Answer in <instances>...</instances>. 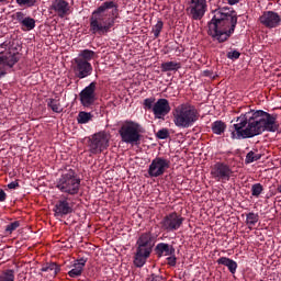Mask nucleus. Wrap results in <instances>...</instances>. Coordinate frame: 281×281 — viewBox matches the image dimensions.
Instances as JSON below:
<instances>
[{"instance_id":"obj_49","label":"nucleus","mask_w":281,"mask_h":281,"mask_svg":"<svg viewBox=\"0 0 281 281\" xmlns=\"http://www.w3.org/2000/svg\"><path fill=\"white\" fill-rule=\"evenodd\" d=\"M100 1H104V0H100Z\"/></svg>"},{"instance_id":"obj_29","label":"nucleus","mask_w":281,"mask_h":281,"mask_svg":"<svg viewBox=\"0 0 281 281\" xmlns=\"http://www.w3.org/2000/svg\"><path fill=\"white\" fill-rule=\"evenodd\" d=\"M24 32H31L36 27V20L31 16H26L22 24H20Z\"/></svg>"},{"instance_id":"obj_31","label":"nucleus","mask_w":281,"mask_h":281,"mask_svg":"<svg viewBox=\"0 0 281 281\" xmlns=\"http://www.w3.org/2000/svg\"><path fill=\"white\" fill-rule=\"evenodd\" d=\"M91 120V113L89 112H79L77 116L78 124H87Z\"/></svg>"},{"instance_id":"obj_42","label":"nucleus","mask_w":281,"mask_h":281,"mask_svg":"<svg viewBox=\"0 0 281 281\" xmlns=\"http://www.w3.org/2000/svg\"><path fill=\"white\" fill-rule=\"evenodd\" d=\"M167 262L169 267H177V256H175V254L169 255V257L167 258Z\"/></svg>"},{"instance_id":"obj_13","label":"nucleus","mask_w":281,"mask_h":281,"mask_svg":"<svg viewBox=\"0 0 281 281\" xmlns=\"http://www.w3.org/2000/svg\"><path fill=\"white\" fill-rule=\"evenodd\" d=\"M72 71L75 78H79V80H82L85 78H89V76L93 74V66L91 65V61L74 59Z\"/></svg>"},{"instance_id":"obj_8","label":"nucleus","mask_w":281,"mask_h":281,"mask_svg":"<svg viewBox=\"0 0 281 281\" xmlns=\"http://www.w3.org/2000/svg\"><path fill=\"white\" fill-rule=\"evenodd\" d=\"M187 12L193 21H201L207 12V0H187Z\"/></svg>"},{"instance_id":"obj_36","label":"nucleus","mask_w":281,"mask_h":281,"mask_svg":"<svg viewBox=\"0 0 281 281\" xmlns=\"http://www.w3.org/2000/svg\"><path fill=\"white\" fill-rule=\"evenodd\" d=\"M20 8H34L36 5V0H15Z\"/></svg>"},{"instance_id":"obj_4","label":"nucleus","mask_w":281,"mask_h":281,"mask_svg":"<svg viewBox=\"0 0 281 281\" xmlns=\"http://www.w3.org/2000/svg\"><path fill=\"white\" fill-rule=\"evenodd\" d=\"M173 124L178 128H190L199 121V111L190 103H182L172 111Z\"/></svg>"},{"instance_id":"obj_25","label":"nucleus","mask_w":281,"mask_h":281,"mask_svg":"<svg viewBox=\"0 0 281 281\" xmlns=\"http://www.w3.org/2000/svg\"><path fill=\"white\" fill-rule=\"evenodd\" d=\"M47 106L54 113H63V105L60 104V99H47Z\"/></svg>"},{"instance_id":"obj_39","label":"nucleus","mask_w":281,"mask_h":281,"mask_svg":"<svg viewBox=\"0 0 281 281\" xmlns=\"http://www.w3.org/2000/svg\"><path fill=\"white\" fill-rule=\"evenodd\" d=\"M156 137H158V139H168V137H170V132L168 128L159 130L156 134Z\"/></svg>"},{"instance_id":"obj_22","label":"nucleus","mask_w":281,"mask_h":281,"mask_svg":"<svg viewBox=\"0 0 281 281\" xmlns=\"http://www.w3.org/2000/svg\"><path fill=\"white\" fill-rule=\"evenodd\" d=\"M136 245H143L153 249L155 247V237L151 233H143L136 241Z\"/></svg>"},{"instance_id":"obj_28","label":"nucleus","mask_w":281,"mask_h":281,"mask_svg":"<svg viewBox=\"0 0 281 281\" xmlns=\"http://www.w3.org/2000/svg\"><path fill=\"white\" fill-rule=\"evenodd\" d=\"M226 128H227V125L223 121H215L212 124V132L215 135H223V133H225Z\"/></svg>"},{"instance_id":"obj_24","label":"nucleus","mask_w":281,"mask_h":281,"mask_svg":"<svg viewBox=\"0 0 281 281\" xmlns=\"http://www.w3.org/2000/svg\"><path fill=\"white\" fill-rule=\"evenodd\" d=\"M218 265H223L224 267L228 268V271H231V273H236V269H238V263H236V261L227 258V257H221L217 260Z\"/></svg>"},{"instance_id":"obj_38","label":"nucleus","mask_w":281,"mask_h":281,"mask_svg":"<svg viewBox=\"0 0 281 281\" xmlns=\"http://www.w3.org/2000/svg\"><path fill=\"white\" fill-rule=\"evenodd\" d=\"M262 190H263L262 184L255 183L251 187V195L258 198V196H260V194H262Z\"/></svg>"},{"instance_id":"obj_44","label":"nucleus","mask_w":281,"mask_h":281,"mask_svg":"<svg viewBox=\"0 0 281 281\" xmlns=\"http://www.w3.org/2000/svg\"><path fill=\"white\" fill-rule=\"evenodd\" d=\"M9 190H16L19 188V182L18 181H12L8 184Z\"/></svg>"},{"instance_id":"obj_27","label":"nucleus","mask_w":281,"mask_h":281,"mask_svg":"<svg viewBox=\"0 0 281 281\" xmlns=\"http://www.w3.org/2000/svg\"><path fill=\"white\" fill-rule=\"evenodd\" d=\"M41 271L52 273V276H58L60 267L56 262L46 263Z\"/></svg>"},{"instance_id":"obj_19","label":"nucleus","mask_w":281,"mask_h":281,"mask_svg":"<svg viewBox=\"0 0 281 281\" xmlns=\"http://www.w3.org/2000/svg\"><path fill=\"white\" fill-rule=\"evenodd\" d=\"M50 10H54L59 19H65V16L69 14V2L65 0H54Z\"/></svg>"},{"instance_id":"obj_35","label":"nucleus","mask_w":281,"mask_h":281,"mask_svg":"<svg viewBox=\"0 0 281 281\" xmlns=\"http://www.w3.org/2000/svg\"><path fill=\"white\" fill-rule=\"evenodd\" d=\"M261 157H262V155H260V154L249 151L246 155V164H254V161H258L259 159H261Z\"/></svg>"},{"instance_id":"obj_30","label":"nucleus","mask_w":281,"mask_h":281,"mask_svg":"<svg viewBox=\"0 0 281 281\" xmlns=\"http://www.w3.org/2000/svg\"><path fill=\"white\" fill-rule=\"evenodd\" d=\"M155 104H156L155 97L147 98L143 102V106H144L145 111H151L153 112V109H155Z\"/></svg>"},{"instance_id":"obj_5","label":"nucleus","mask_w":281,"mask_h":281,"mask_svg":"<svg viewBox=\"0 0 281 281\" xmlns=\"http://www.w3.org/2000/svg\"><path fill=\"white\" fill-rule=\"evenodd\" d=\"M80 178L75 170L69 169L64 172L56 182L57 190H60L64 194L76 196L80 192Z\"/></svg>"},{"instance_id":"obj_34","label":"nucleus","mask_w":281,"mask_h":281,"mask_svg":"<svg viewBox=\"0 0 281 281\" xmlns=\"http://www.w3.org/2000/svg\"><path fill=\"white\" fill-rule=\"evenodd\" d=\"M0 281H14V270L9 269L1 273Z\"/></svg>"},{"instance_id":"obj_41","label":"nucleus","mask_w":281,"mask_h":281,"mask_svg":"<svg viewBox=\"0 0 281 281\" xmlns=\"http://www.w3.org/2000/svg\"><path fill=\"white\" fill-rule=\"evenodd\" d=\"M227 58H229V60H238V58H240V52L238 50H231L227 53Z\"/></svg>"},{"instance_id":"obj_10","label":"nucleus","mask_w":281,"mask_h":281,"mask_svg":"<svg viewBox=\"0 0 281 281\" xmlns=\"http://www.w3.org/2000/svg\"><path fill=\"white\" fill-rule=\"evenodd\" d=\"M183 221H186V218L177 214V212L170 213L160 221V229L162 232H167V234L170 232H177V229L183 225Z\"/></svg>"},{"instance_id":"obj_47","label":"nucleus","mask_w":281,"mask_h":281,"mask_svg":"<svg viewBox=\"0 0 281 281\" xmlns=\"http://www.w3.org/2000/svg\"><path fill=\"white\" fill-rule=\"evenodd\" d=\"M3 76H5V71L1 70L0 71V78H3Z\"/></svg>"},{"instance_id":"obj_6","label":"nucleus","mask_w":281,"mask_h":281,"mask_svg":"<svg viewBox=\"0 0 281 281\" xmlns=\"http://www.w3.org/2000/svg\"><path fill=\"white\" fill-rule=\"evenodd\" d=\"M0 65L2 67H12L15 66L19 60H21V53H19V43L14 40L5 41L0 45Z\"/></svg>"},{"instance_id":"obj_46","label":"nucleus","mask_w":281,"mask_h":281,"mask_svg":"<svg viewBox=\"0 0 281 281\" xmlns=\"http://www.w3.org/2000/svg\"><path fill=\"white\" fill-rule=\"evenodd\" d=\"M236 3H240V0H228L229 5H236Z\"/></svg>"},{"instance_id":"obj_45","label":"nucleus","mask_w":281,"mask_h":281,"mask_svg":"<svg viewBox=\"0 0 281 281\" xmlns=\"http://www.w3.org/2000/svg\"><path fill=\"white\" fill-rule=\"evenodd\" d=\"M8 199V195L5 194V191L3 189H0V203H3Z\"/></svg>"},{"instance_id":"obj_26","label":"nucleus","mask_w":281,"mask_h":281,"mask_svg":"<svg viewBox=\"0 0 281 281\" xmlns=\"http://www.w3.org/2000/svg\"><path fill=\"white\" fill-rule=\"evenodd\" d=\"M161 71H178V69H181V64L177 61H166L162 63L161 66Z\"/></svg>"},{"instance_id":"obj_2","label":"nucleus","mask_w":281,"mask_h":281,"mask_svg":"<svg viewBox=\"0 0 281 281\" xmlns=\"http://www.w3.org/2000/svg\"><path fill=\"white\" fill-rule=\"evenodd\" d=\"M236 25H238V13L234 9L217 8L213 10L207 34L213 41L225 43L236 31Z\"/></svg>"},{"instance_id":"obj_16","label":"nucleus","mask_w":281,"mask_h":281,"mask_svg":"<svg viewBox=\"0 0 281 281\" xmlns=\"http://www.w3.org/2000/svg\"><path fill=\"white\" fill-rule=\"evenodd\" d=\"M82 106H91L95 102V82H91L79 93Z\"/></svg>"},{"instance_id":"obj_11","label":"nucleus","mask_w":281,"mask_h":281,"mask_svg":"<svg viewBox=\"0 0 281 281\" xmlns=\"http://www.w3.org/2000/svg\"><path fill=\"white\" fill-rule=\"evenodd\" d=\"M232 175H234L232 167L225 162H216L211 169V177L215 181H222L223 183L229 181Z\"/></svg>"},{"instance_id":"obj_9","label":"nucleus","mask_w":281,"mask_h":281,"mask_svg":"<svg viewBox=\"0 0 281 281\" xmlns=\"http://www.w3.org/2000/svg\"><path fill=\"white\" fill-rule=\"evenodd\" d=\"M111 137L106 132H99L90 138L89 150L92 155H100L103 150H106L109 140Z\"/></svg>"},{"instance_id":"obj_23","label":"nucleus","mask_w":281,"mask_h":281,"mask_svg":"<svg viewBox=\"0 0 281 281\" xmlns=\"http://www.w3.org/2000/svg\"><path fill=\"white\" fill-rule=\"evenodd\" d=\"M95 58V52L91 49H82L75 58V60H83V63H91Z\"/></svg>"},{"instance_id":"obj_32","label":"nucleus","mask_w":281,"mask_h":281,"mask_svg":"<svg viewBox=\"0 0 281 281\" xmlns=\"http://www.w3.org/2000/svg\"><path fill=\"white\" fill-rule=\"evenodd\" d=\"M161 30H164V21L158 20L151 30L155 38H159V35L161 34Z\"/></svg>"},{"instance_id":"obj_15","label":"nucleus","mask_w":281,"mask_h":281,"mask_svg":"<svg viewBox=\"0 0 281 281\" xmlns=\"http://www.w3.org/2000/svg\"><path fill=\"white\" fill-rule=\"evenodd\" d=\"M136 254L134 257V265L135 267L142 268L146 265V260L150 258V254H153V248L149 246H144L143 244H136Z\"/></svg>"},{"instance_id":"obj_37","label":"nucleus","mask_w":281,"mask_h":281,"mask_svg":"<svg viewBox=\"0 0 281 281\" xmlns=\"http://www.w3.org/2000/svg\"><path fill=\"white\" fill-rule=\"evenodd\" d=\"M19 227H21V222L20 221H15L13 223H10L9 225L5 226V233L7 234H12V232H16V229H19Z\"/></svg>"},{"instance_id":"obj_17","label":"nucleus","mask_w":281,"mask_h":281,"mask_svg":"<svg viewBox=\"0 0 281 281\" xmlns=\"http://www.w3.org/2000/svg\"><path fill=\"white\" fill-rule=\"evenodd\" d=\"M170 101L168 99H158L156 104H154L153 113L157 120H161V117H166L168 113H170Z\"/></svg>"},{"instance_id":"obj_33","label":"nucleus","mask_w":281,"mask_h":281,"mask_svg":"<svg viewBox=\"0 0 281 281\" xmlns=\"http://www.w3.org/2000/svg\"><path fill=\"white\" fill-rule=\"evenodd\" d=\"M258 221H259V216L256 213L250 212L246 215V223H247V225H250L251 227H254V225H256V223H258Z\"/></svg>"},{"instance_id":"obj_3","label":"nucleus","mask_w":281,"mask_h":281,"mask_svg":"<svg viewBox=\"0 0 281 281\" xmlns=\"http://www.w3.org/2000/svg\"><path fill=\"white\" fill-rule=\"evenodd\" d=\"M120 18V7L114 1H105L92 12L90 30L92 34H109Z\"/></svg>"},{"instance_id":"obj_12","label":"nucleus","mask_w":281,"mask_h":281,"mask_svg":"<svg viewBox=\"0 0 281 281\" xmlns=\"http://www.w3.org/2000/svg\"><path fill=\"white\" fill-rule=\"evenodd\" d=\"M168 168H170V160L162 157H156L149 165L148 175L151 178L162 177Z\"/></svg>"},{"instance_id":"obj_48","label":"nucleus","mask_w":281,"mask_h":281,"mask_svg":"<svg viewBox=\"0 0 281 281\" xmlns=\"http://www.w3.org/2000/svg\"><path fill=\"white\" fill-rule=\"evenodd\" d=\"M277 191L281 194V183L278 186Z\"/></svg>"},{"instance_id":"obj_21","label":"nucleus","mask_w":281,"mask_h":281,"mask_svg":"<svg viewBox=\"0 0 281 281\" xmlns=\"http://www.w3.org/2000/svg\"><path fill=\"white\" fill-rule=\"evenodd\" d=\"M85 265H87V259L81 258L77 260V262L74 265V268L68 272V276L70 278H78L79 276H82Z\"/></svg>"},{"instance_id":"obj_1","label":"nucleus","mask_w":281,"mask_h":281,"mask_svg":"<svg viewBox=\"0 0 281 281\" xmlns=\"http://www.w3.org/2000/svg\"><path fill=\"white\" fill-rule=\"evenodd\" d=\"M276 115L262 110H251L241 114L229 127L232 139H251L265 131L276 133L280 128Z\"/></svg>"},{"instance_id":"obj_43","label":"nucleus","mask_w":281,"mask_h":281,"mask_svg":"<svg viewBox=\"0 0 281 281\" xmlns=\"http://www.w3.org/2000/svg\"><path fill=\"white\" fill-rule=\"evenodd\" d=\"M164 277L159 276V274H150V277L147 279V281H162Z\"/></svg>"},{"instance_id":"obj_18","label":"nucleus","mask_w":281,"mask_h":281,"mask_svg":"<svg viewBox=\"0 0 281 281\" xmlns=\"http://www.w3.org/2000/svg\"><path fill=\"white\" fill-rule=\"evenodd\" d=\"M72 212L74 204L69 203L67 198L57 201V203L54 206L55 216H67V214H71Z\"/></svg>"},{"instance_id":"obj_40","label":"nucleus","mask_w":281,"mask_h":281,"mask_svg":"<svg viewBox=\"0 0 281 281\" xmlns=\"http://www.w3.org/2000/svg\"><path fill=\"white\" fill-rule=\"evenodd\" d=\"M14 19L18 21V23L20 25H22V23L25 21V19H27V16H25V13L21 12V11H18L15 14H14Z\"/></svg>"},{"instance_id":"obj_14","label":"nucleus","mask_w":281,"mask_h":281,"mask_svg":"<svg viewBox=\"0 0 281 281\" xmlns=\"http://www.w3.org/2000/svg\"><path fill=\"white\" fill-rule=\"evenodd\" d=\"M261 25L268 27V30H273L279 27L281 23V16L276 11H265L259 18Z\"/></svg>"},{"instance_id":"obj_20","label":"nucleus","mask_w":281,"mask_h":281,"mask_svg":"<svg viewBox=\"0 0 281 281\" xmlns=\"http://www.w3.org/2000/svg\"><path fill=\"white\" fill-rule=\"evenodd\" d=\"M175 246L159 243L155 247V254L158 258H162V256H175Z\"/></svg>"},{"instance_id":"obj_7","label":"nucleus","mask_w":281,"mask_h":281,"mask_svg":"<svg viewBox=\"0 0 281 281\" xmlns=\"http://www.w3.org/2000/svg\"><path fill=\"white\" fill-rule=\"evenodd\" d=\"M142 125L134 121H125L119 130V134L124 144H139V142H142Z\"/></svg>"}]
</instances>
